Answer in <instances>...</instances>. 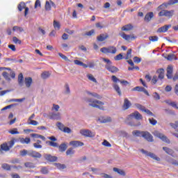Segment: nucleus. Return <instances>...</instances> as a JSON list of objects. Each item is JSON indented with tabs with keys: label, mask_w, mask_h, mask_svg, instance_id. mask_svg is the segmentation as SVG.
<instances>
[{
	"label": "nucleus",
	"mask_w": 178,
	"mask_h": 178,
	"mask_svg": "<svg viewBox=\"0 0 178 178\" xmlns=\"http://www.w3.org/2000/svg\"><path fill=\"white\" fill-rule=\"evenodd\" d=\"M87 77L89 80H90V81H93V83H97V79L94 78V76H92V74H89L87 75Z\"/></svg>",
	"instance_id": "obj_51"
},
{
	"label": "nucleus",
	"mask_w": 178,
	"mask_h": 178,
	"mask_svg": "<svg viewBox=\"0 0 178 178\" xmlns=\"http://www.w3.org/2000/svg\"><path fill=\"white\" fill-rule=\"evenodd\" d=\"M47 138L50 140L46 141V144H49L50 147H54V148H58L59 147V144L56 142L58 141V139L55 136H49Z\"/></svg>",
	"instance_id": "obj_6"
},
{
	"label": "nucleus",
	"mask_w": 178,
	"mask_h": 178,
	"mask_svg": "<svg viewBox=\"0 0 178 178\" xmlns=\"http://www.w3.org/2000/svg\"><path fill=\"white\" fill-rule=\"evenodd\" d=\"M113 171L116 172L117 173H118V175H120L121 176H126V172H124V170H123L122 169H119L118 168H114Z\"/></svg>",
	"instance_id": "obj_35"
},
{
	"label": "nucleus",
	"mask_w": 178,
	"mask_h": 178,
	"mask_svg": "<svg viewBox=\"0 0 178 178\" xmlns=\"http://www.w3.org/2000/svg\"><path fill=\"white\" fill-rule=\"evenodd\" d=\"M19 140L22 144H30V141H31L30 138H19Z\"/></svg>",
	"instance_id": "obj_36"
},
{
	"label": "nucleus",
	"mask_w": 178,
	"mask_h": 178,
	"mask_svg": "<svg viewBox=\"0 0 178 178\" xmlns=\"http://www.w3.org/2000/svg\"><path fill=\"white\" fill-rule=\"evenodd\" d=\"M80 133L81 134H82V136H84L85 137H90V138L95 137V133L88 129H81L80 131Z\"/></svg>",
	"instance_id": "obj_9"
},
{
	"label": "nucleus",
	"mask_w": 178,
	"mask_h": 178,
	"mask_svg": "<svg viewBox=\"0 0 178 178\" xmlns=\"http://www.w3.org/2000/svg\"><path fill=\"white\" fill-rule=\"evenodd\" d=\"M172 27V24L165 25L163 26H161L159 28L157 32L158 33H166Z\"/></svg>",
	"instance_id": "obj_17"
},
{
	"label": "nucleus",
	"mask_w": 178,
	"mask_h": 178,
	"mask_svg": "<svg viewBox=\"0 0 178 178\" xmlns=\"http://www.w3.org/2000/svg\"><path fill=\"white\" fill-rule=\"evenodd\" d=\"M13 41L15 44H22V40H19L16 36L13 38Z\"/></svg>",
	"instance_id": "obj_54"
},
{
	"label": "nucleus",
	"mask_w": 178,
	"mask_h": 178,
	"mask_svg": "<svg viewBox=\"0 0 178 178\" xmlns=\"http://www.w3.org/2000/svg\"><path fill=\"white\" fill-rule=\"evenodd\" d=\"M99 121L100 123H108L109 122H112V118L110 117H99Z\"/></svg>",
	"instance_id": "obj_21"
},
{
	"label": "nucleus",
	"mask_w": 178,
	"mask_h": 178,
	"mask_svg": "<svg viewBox=\"0 0 178 178\" xmlns=\"http://www.w3.org/2000/svg\"><path fill=\"white\" fill-rule=\"evenodd\" d=\"M15 145V138L12 139L10 141L8 142V147L9 148H12Z\"/></svg>",
	"instance_id": "obj_64"
},
{
	"label": "nucleus",
	"mask_w": 178,
	"mask_h": 178,
	"mask_svg": "<svg viewBox=\"0 0 178 178\" xmlns=\"http://www.w3.org/2000/svg\"><path fill=\"white\" fill-rule=\"evenodd\" d=\"M159 39V38H158V36H149V41H152V42H156V41H158Z\"/></svg>",
	"instance_id": "obj_50"
},
{
	"label": "nucleus",
	"mask_w": 178,
	"mask_h": 178,
	"mask_svg": "<svg viewBox=\"0 0 178 178\" xmlns=\"http://www.w3.org/2000/svg\"><path fill=\"white\" fill-rule=\"evenodd\" d=\"M131 106V102L129 101V99L126 98L124 100L123 109H129Z\"/></svg>",
	"instance_id": "obj_22"
},
{
	"label": "nucleus",
	"mask_w": 178,
	"mask_h": 178,
	"mask_svg": "<svg viewBox=\"0 0 178 178\" xmlns=\"http://www.w3.org/2000/svg\"><path fill=\"white\" fill-rule=\"evenodd\" d=\"M178 3V0H170L168 3H163L158 7V10H161L159 13V16H165V17H172L175 15V10H165L169 5H175Z\"/></svg>",
	"instance_id": "obj_1"
},
{
	"label": "nucleus",
	"mask_w": 178,
	"mask_h": 178,
	"mask_svg": "<svg viewBox=\"0 0 178 178\" xmlns=\"http://www.w3.org/2000/svg\"><path fill=\"white\" fill-rule=\"evenodd\" d=\"M58 56L60 58H62V59H63L66 62H69V60H70L69 58H67V56L63 55V54H62V53H58Z\"/></svg>",
	"instance_id": "obj_52"
},
{
	"label": "nucleus",
	"mask_w": 178,
	"mask_h": 178,
	"mask_svg": "<svg viewBox=\"0 0 178 178\" xmlns=\"http://www.w3.org/2000/svg\"><path fill=\"white\" fill-rule=\"evenodd\" d=\"M86 94H88V96L94 97V98H97V99H101L102 97L101 95H98L97 92H91L89 91L86 92Z\"/></svg>",
	"instance_id": "obj_29"
},
{
	"label": "nucleus",
	"mask_w": 178,
	"mask_h": 178,
	"mask_svg": "<svg viewBox=\"0 0 178 178\" xmlns=\"http://www.w3.org/2000/svg\"><path fill=\"white\" fill-rule=\"evenodd\" d=\"M49 118L51 119V120H60V113H54L50 112L49 113Z\"/></svg>",
	"instance_id": "obj_11"
},
{
	"label": "nucleus",
	"mask_w": 178,
	"mask_h": 178,
	"mask_svg": "<svg viewBox=\"0 0 178 178\" xmlns=\"http://www.w3.org/2000/svg\"><path fill=\"white\" fill-rule=\"evenodd\" d=\"M1 168L3 169H5L6 170H10V168H12V166H10L9 164L8 163H3L1 165Z\"/></svg>",
	"instance_id": "obj_47"
},
{
	"label": "nucleus",
	"mask_w": 178,
	"mask_h": 178,
	"mask_svg": "<svg viewBox=\"0 0 178 178\" xmlns=\"http://www.w3.org/2000/svg\"><path fill=\"white\" fill-rule=\"evenodd\" d=\"M54 27L56 30H59L60 29V24L56 21H54Z\"/></svg>",
	"instance_id": "obj_49"
},
{
	"label": "nucleus",
	"mask_w": 178,
	"mask_h": 178,
	"mask_svg": "<svg viewBox=\"0 0 178 178\" xmlns=\"http://www.w3.org/2000/svg\"><path fill=\"white\" fill-rule=\"evenodd\" d=\"M143 112H145V113L149 115V116H154V113L152 112H151V111H149V109L145 108V107L143 109Z\"/></svg>",
	"instance_id": "obj_55"
},
{
	"label": "nucleus",
	"mask_w": 178,
	"mask_h": 178,
	"mask_svg": "<svg viewBox=\"0 0 178 178\" xmlns=\"http://www.w3.org/2000/svg\"><path fill=\"white\" fill-rule=\"evenodd\" d=\"M163 149L165 151L166 154L173 156V154H175V151L168 147H163Z\"/></svg>",
	"instance_id": "obj_24"
},
{
	"label": "nucleus",
	"mask_w": 178,
	"mask_h": 178,
	"mask_svg": "<svg viewBox=\"0 0 178 178\" xmlns=\"http://www.w3.org/2000/svg\"><path fill=\"white\" fill-rule=\"evenodd\" d=\"M24 166L26 168H29L31 169H33V168H35V165L32 162H26L24 163Z\"/></svg>",
	"instance_id": "obj_41"
},
{
	"label": "nucleus",
	"mask_w": 178,
	"mask_h": 178,
	"mask_svg": "<svg viewBox=\"0 0 178 178\" xmlns=\"http://www.w3.org/2000/svg\"><path fill=\"white\" fill-rule=\"evenodd\" d=\"M2 76L5 80H6V81H10V77L9 76V74L7 72H3Z\"/></svg>",
	"instance_id": "obj_39"
},
{
	"label": "nucleus",
	"mask_w": 178,
	"mask_h": 178,
	"mask_svg": "<svg viewBox=\"0 0 178 178\" xmlns=\"http://www.w3.org/2000/svg\"><path fill=\"white\" fill-rule=\"evenodd\" d=\"M132 119H136V120H141L143 119V115L138 113V111H135L128 115V120H131Z\"/></svg>",
	"instance_id": "obj_8"
},
{
	"label": "nucleus",
	"mask_w": 178,
	"mask_h": 178,
	"mask_svg": "<svg viewBox=\"0 0 178 178\" xmlns=\"http://www.w3.org/2000/svg\"><path fill=\"white\" fill-rule=\"evenodd\" d=\"M45 10H51V2L47 1L45 3Z\"/></svg>",
	"instance_id": "obj_59"
},
{
	"label": "nucleus",
	"mask_w": 178,
	"mask_h": 178,
	"mask_svg": "<svg viewBox=\"0 0 178 178\" xmlns=\"http://www.w3.org/2000/svg\"><path fill=\"white\" fill-rule=\"evenodd\" d=\"M157 73L159 74V79L161 80L165 77V70H163V68L159 69Z\"/></svg>",
	"instance_id": "obj_28"
},
{
	"label": "nucleus",
	"mask_w": 178,
	"mask_h": 178,
	"mask_svg": "<svg viewBox=\"0 0 178 178\" xmlns=\"http://www.w3.org/2000/svg\"><path fill=\"white\" fill-rule=\"evenodd\" d=\"M133 26L131 24H127L122 27V31H130V30H133Z\"/></svg>",
	"instance_id": "obj_31"
},
{
	"label": "nucleus",
	"mask_w": 178,
	"mask_h": 178,
	"mask_svg": "<svg viewBox=\"0 0 178 178\" xmlns=\"http://www.w3.org/2000/svg\"><path fill=\"white\" fill-rule=\"evenodd\" d=\"M83 101L88 104L89 106H92V108H97L100 111H105V103L104 102L95 99L89 96L83 97Z\"/></svg>",
	"instance_id": "obj_2"
},
{
	"label": "nucleus",
	"mask_w": 178,
	"mask_h": 178,
	"mask_svg": "<svg viewBox=\"0 0 178 178\" xmlns=\"http://www.w3.org/2000/svg\"><path fill=\"white\" fill-rule=\"evenodd\" d=\"M149 122L150 124H152V126H155V124H156L158 123V121H156V120H155L154 118H149Z\"/></svg>",
	"instance_id": "obj_57"
},
{
	"label": "nucleus",
	"mask_w": 178,
	"mask_h": 178,
	"mask_svg": "<svg viewBox=\"0 0 178 178\" xmlns=\"http://www.w3.org/2000/svg\"><path fill=\"white\" fill-rule=\"evenodd\" d=\"M102 54H112L115 55L118 52V49L115 46H109L108 47H102L100 49Z\"/></svg>",
	"instance_id": "obj_4"
},
{
	"label": "nucleus",
	"mask_w": 178,
	"mask_h": 178,
	"mask_svg": "<svg viewBox=\"0 0 178 178\" xmlns=\"http://www.w3.org/2000/svg\"><path fill=\"white\" fill-rule=\"evenodd\" d=\"M109 35L108 34H101L100 35L97 36V41H100V42H102V41H105L106 38H108Z\"/></svg>",
	"instance_id": "obj_25"
},
{
	"label": "nucleus",
	"mask_w": 178,
	"mask_h": 178,
	"mask_svg": "<svg viewBox=\"0 0 178 178\" xmlns=\"http://www.w3.org/2000/svg\"><path fill=\"white\" fill-rule=\"evenodd\" d=\"M143 131L140 130H134L132 131V135L136 137H142Z\"/></svg>",
	"instance_id": "obj_32"
},
{
	"label": "nucleus",
	"mask_w": 178,
	"mask_h": 178,
	"mask_svg": "<svg viewBox=\"0 0 178 178\" xmlns=\"http://www.w3.org/2000/svg\"><path fill=\"white\" fill-rule=\"evenodd\" d=\"M142 137L149 141V143H154V137L148 131H143L142 134Z\"/></svg>",
	"instance_id": "obj_10"
},
{
	"label": "nucleus",
	"mask_w": 178,
	"mask_h": 178,
	"mask_svg": "<svg viewBox=\"0 0 178 178\" xmlns=\"http://www.w3.org/2000/svg\"><path fill=\"white\" fill-rule=\"evenodd\" d=\"M102 59L103 62H105V63H106V65H105V69L110 72V73L115 74L119 72V68L112 65V61H111V60L105 58H102Z\"/></svg>",
	"instance_id": "obj_3"
},
{
	"label": "nucleus",
	"mask_w": 178,
	"mask_h": 178,
	"mask_svg": "<svg viewBox=\"0 0 178 178\" xmlns=\"http://www.w3.org/2000/svg\"><path fill=\"white\" fill-rule=\"evenodd\" d=\"M54 165L58 169V170H63V169H66V165L61 164L60 163H54Z\"/></svg>",
	"instance_id": "obj_26"
},
{
	"label": "nucleus",
	"mask_w": 178,
	"mask_h": 178,
	"mask_svg": "<svg viewBox=\"0 0 178 178\" xmlns=\"http://www.w3.org/2000/svg\"><path fill=\"white\" fill-rule=\"evenodd\" d=\"M24 83L26 88H30V87H31V84H33V78L26 77L24 79Z\"/></svg>",
	"instance_id": "obj_19"
},
{
	"label": "nucleus",
	"mask_w": 178,
	"mask_h": 178,
	"mask_svg": "<svg viewBox=\"0 0 178 178\" xmlns=\"http://www.w3.org/2000/svg\"><path fill=\"white\" fill-rule=\"evenodd\" d=\"M24 8H26V3H20L18 5V10H19V12H22V10H23V9H24Z\"/></svg>",
	"instance_id": "obj_48"
},
{
	"label": "nucleus",
	"mask_w": 178,
	"mask_h": 178,
	"mask_svg": "<svg viewBox=\"0 0 178 178\" xmlns=\"http://www.w3.org/2000/svg\"><path fill=\"white\" fill-rule=\"evenodd\" d=\"M10 149L9 148V146L8 145V143H4L1 145L0 146V152H2V151H5V152H8V151H10Z\"/></svg>",
	"instance_id": "obj_20"
},
{
	"label": "nucleus",
	"mask_w": 178,
	"mask_h": 178,
	"mask_svg": "<svg viewBox=\"0 0 178 178\" xmlns=\"http://www.w3.org/2000/svg\"><path fill=\"white\" fill-rule=\"evenodd\" d=\"M10 134H19V132L17 131V128H14L8 131Z\"/></svg>",
	"instance_id": "obj_53"
},
{
	"label": "nucleus",
	"mask_w": 178,
	"mask_h": 178,
	"mask_svg": "<svg viewBox=\"0 0 178 178\" xmlns=\"http://www.w3.org/2000/svg\"><path fill=\"white\" fill-rule=\"evenodd\" d=\"M135 106L138 108L140 109V111H142V112L144 111V109L145 108V106H143V105L140 104H136Z\"/></svg>",
	"instance_id": "obj_56"
},
{
	"label": "nucleus",
	"mask_w": 178,
	"mask_h": 178,
	"mask_svg": "<svg viewBox=\"0 0 178 178\" xmlns=\"http://www.w3.org/2000/svg\"><path fill=\"white\" fill-rule=\"evenodd\" d=\"M40 172L42 175H48V173H49V170L47 167H42L40 169Z\"/></svg>",
	"instance_id": "obj_40"
},
{
	"label": "nucleus",
	"mask_w": 178,
	"mask_h": 178,
	"mask_svg": "<svg viewBox=\"0 0 178 178\" xmlns=\"http://www.w3.org/2000/svg\"><path fill=\"white\" fill-rule=\"evenodd\" d=\"M41 143H42L41 140H37L36 143H33L34 148H36V149L42 148V145H41Z\"/></svg>",
	"instance_id": "obj_37"
},
{
	"label": "nucleus",
	"mask_w": 178,
	"mask_h": 178,
	"mask_svg": "<svg viewBox=\"0 0 178 178\" xmlns=\"http://www.w3.org/2000/svg\"><path fill=\"white\" fill-rule=\"evenodd\" d=\"M149 156L152 159H154V161H157V162H159L161 161V158L156 156V155L152 152H150V154H149Z\"/></svg>",
	"instance_id": "obj_38"
},
{
	"label": "nucleus",
	"mask_w": 178,
	"mask_h": 178,
	"mask_svg": "<svg viewBox=\"0 0 178 178\" xmlns=\"http://www.w3.org/2000/svg\"><path fill=\"white\" fill-rule=\"evenodd\" d=\"M23 80H24V77L23 76L22 73H19L18 75V84L19 87H23Z\"/></svg>",
	"instance_id": "obj_27"
},
{
	"label": "nucleus",
	"mask_w": 178,
	"mask_h": 178,
	"mask_svg": "<svg viewBox=\"0 0 178 178\" xmlns=\"http://www.w3.org/2000/svg\"><path fill=\"white\" fill-rule=\"evenodd\" d=\"M60 109V106L58 104H53V106L51 108L52 112H58Z\"/></svg>",
	"instance_id": "obj_42"
},
{
	"label": "nucleus",
	"mask_w": 178,
	"mask_h": 178,
	"mask_svg": "<svg viewBox=\"0 0 178 178\" xmlns=\"http://www.w3.org/2000/svg\"><path fill=\"white\" fill-rule=\"evenodd\" d=\"M113 87L114 90L116 91L117 94H118V95H122V90H120V87H119V85L114 83L113 84Z\"/></svg>",
	"instance_id": "obj_34"
},
{
	"label": "nucleus",
	"mask_w": 178,
	"mask_h": 178,
	"mask_svg": "<svg viewBox=\"0 0 178 178\" xmlns=\"http://www.w3.org/2000/svg\"><path fill=\"white\" fill-rule=\"evenodd\" d=\"M167 59L168 60H173V59H176V56L175 54H168Z\"/></svg>",
	"instance_id": "obj_60"
},
{
	"label": "nucleus",
	"mask_w": 178,
	"mask_h": 178,
	"mask_svg": "<svg viewBox=\"0 0 178 178\" xmlns=\"http://www.w3.org/2000/svg\"><path fill=\"white\" fill-rule=\"evenodd\" d=\"M133 91H139L140 92H144L146 95L149 97V93L148 92V90L145 89L144 88L141 86H136L132 89Z\"/></svg>",
	"instance_id": "obj_15"
},
{
	"label": "nucleus",
	"mask_w": 178,
	"mask_h": 178,
	"mask_svg": "<svg viewBox=\"0 0 178 178\" xmlns=\"http://www.w3.org/2000/svg\"><path fill=\"white\" fill-rule=\"evenodd\" d=\"M29 152L30 150L23 149L19 152V154L21 156H26V155H29Z\"/></svg>",
	"instance_id": "obj_46"
},
{
	"label": "nucleus",
	"mask_w": 178,
	"mask_h": 178,
	"mask_svg": "<svg viewBox=\"0 0 178 178\" xmlns=\"http://www.w3.org/2000/svg\"><path fill=\"white\" fill-rule=\"evenodd\" d=\"M58 147L60 152H65V151L67 149V145H66V143H62Z\"/></svg>",
	"instance_id": "obj_30"
},
{
	"label": "nucleus",
	"mask_w": 178,
	"mask_h": 178,
	"mask_svg": "<svg viewBox=\"0 0 178 178\" xmlns=\"http://www.w3.org/2000/svg\"><path fill=\"white\" fill-rule=\"evenodd\" d=\"M120 35L126 41H130V40H136L137 38L134 35H127L124 33H120Z\"/></svg>",
	"instance_id": "obj_14"
},
{
	"label": "nucleus",
	"mask_w": 178,
	"mask_h": 178,
	"mask_svg": "<svg viewBox=\"0 0 178 178\" xmlns=\"http://www.w3.org/2000/svg\"><path fill=\"white\" fill-rule=\"evenodd\" d=\"M43 156L44 159H46V161H48L49 162H56V161H58V157L52 156L51 154H44Z\"/></svg>",
	"instance_id": "obj_12"
},
{
	"label": "nucleus",
	"mask_w": 178,
	"mask_h": 178,
	"mask_svg": "<svg viewBox=\"0 0 178 178\" xmlns=\"http://www.w3.org/2000/svg\"><path fill=\"white\" fill-rule=\"evenodd\" d=\"M50 76H51V73L47 71H44L41 74V78L43 79V80H47V79H49Z\"/></svg>",
	"instance_id": "obj_33"
},
{
	"label": "nucleus",
	"mask_w": 178,
	"mask_h": 178,
	"mask_svg": "<svg viewBox=\"0 0 178 178\" xmlns=\"http://www.w3.org/2000/svg\"><path fill=\"white\" fill-rule=\"evenodd\" d=\"M153 98H154V99L158 101L161 99V96L159 95V94H158V92H155L153 93Z\"/></svg>",
	"instance_id": "obj_58"
},
{
	"label": "nucleus",
	"mask_w": 178,
	"mask_h": 178,
	"mask_svg": "<svg viewBox=\"0 0 178 178\" xmlns=\"http://www.w3.org/2000/svg\"><path fill=\"white\" fill-rule=\"evenodd\" d=\"M173 67L172 65H168L167 67V77L168 79H172L173 76Z\"/></svg>",
	"instance_id": "obj_18"
},
{
	"label": "nucleus",
	"mask_w": 178,
	"mask_h": 178,
	"mask_svg": "<svg viewBox=\"0 0 178 178\" xmlns=\"http://www.w3.org/2000/svg\"><path fill=\"white\" fill-rule=\"evenodd\" d=\"M170 126L176 130L178 127V121H176L175 123H170Z\"/></svg>",
	"instance_id": "obj_63"
},
{
	"label": "nucleus",
	"mask_w": 178,
	"mask_h": 178,
	"mask_svg": "<svg viewBox=\"0 0 178 178\" xmlns=\"http://www.w3.org/2000/svg\"><path fill=\"white\" fill-rule=\"evenodd\" d=\"M29 156H31V158L40 159L42 156V155L41 154V153L35 150H29Z\"/></svg>",
	"instance_id": "obj_13"
},
{
	"label": "nucleus",
	"mask_w": 178,
	"mask_h": 178,
	"mask_svg": "<svg viewBox=\"0 0 178 178\" xmlns=\"http://www.w3.org/2000/svg\"><path fill=\"white\" fill-rule=\"evenodd\" d=\"M65 94H70V88L69 87V84H65Z\"/></svg>",
	"instance_id": "obj_61"
},
{
	"label": "nucleus",
	"mask_w": 178,
	"mask_h": 178,
	"mask_svg": "<svg viewBox=\"0 0 178 178\" xmlns=\"http://www.w3.org/2000/svg\"><path fill=\"white\" fill-rule=\"evenodd\" d=\"M63 131V133H67V134H70V133H72V129L67 127H65Z\"/></svg>",
	"instance_id": "obj_62"
},
{
	"label": "nucleus",
	"mask_w": 178,
	"mask_h": 178,
	"mask_svg": "<svg viewBox=\"0 0 178 178\" xmlns=\"http://www.w3.org/2000/svg\"><path fill=\"white\" fill-rule=\"evenodd\" d=\"M152 134L155 136V137H158L160 140H162L164 143L170 144V140H169V138H168V137H166L163 134L159 132V131H154Z\"/></svg>",
	"instance_id": "obj_5"
},
{
	"label": "nucleus",
	"mask_w": 178,
	"mask_h": 178,
	"mask_svg": "<svg viewBox=\"0 0 178 178\" xmlns=\"http://www.w3.org/2000/svg\"><path fill=\"white\" fill-rule=\"evenodd\" d=\"M70 145H72L74 148H77V147H83V145H84V143L79 140H72L70 142Z\"/></svg>",
	"instance_id": "obj_16"
},
{
	"label": "nucleus",
	"mask_w": 178,
	"mask_h": 178,
	"mask_svg": "<svg viewBox=\"0 0 178 178\" xmlns=\"http://www.w3.org/2000/svg\"><path fill=\"white\" fill-rule=\"evenodd\" d=\"M13 31H19V33H23V31H24V29H23V28L20 26H13Z\"/></svg>",
	"instance_id": "obj_43"
},
{
	"label": "nucleus",
	"mask_w": 178,
	"mask_h": 178,
	"mask_svg": "<svg viewBox=\"0 0 178 178\" xmlns=\"http://www.w3.org/2000/svg\"><path fill=\"white\" fill-rule=\"evenodd\" d=\"M154 17V13L150 12L145 15L144 20L145 22H151V19Z\"/></svg>",
	"instance_id": "obj_23"
},
{
	"label": "nucleus",
	"mask_w": 178,
	"mask_h": 178,
	"mask_svg": "<svg viewBox=\"0 0 178 178\" xmlns=\"http://www.w3.org/2000/svg\"><path fill=\"white\" fill-rule=\"evenodd\" d=\"M74 149H73L72 147H70L67 151H66V155L69 156H72V155H74Z\"/></svg>",
	"instance_id": "obj_44"
},
{
	"label": "nucleus",
	"mask_w": 178,
	"mask_h": 178,
	"mask_svg": "<svg viewBox=\"0 0 178 178\" xmlns=\"http://www.w3.org/2000/svg\"><path fill=\"white\" fill-rule=\"evenodd\" d=\"M125 123L131 127H138V126H141V123H140V122L134 119L128 120V117H127V119L125 120Z\"/></svg>",
	"instance_id": "obj_7"
},
{
	"label": "nucleus",
	"mask_w": 178,
	"mask_h": 178,
	"mask_svg": "<svg viewBox=\"0 0 178 178\" xmlns=\"http://www.w3.org/2000/svg\"><path fill=\"white\" fill-rule=\"evenodd\" d=\"M56 126H57L58 129H59V130H60V131H63V130H64V129L65 127V125L62 122H58L56 123Z\"/></svg>",
	"instance_id": "obj_45"
}]
</instances>
